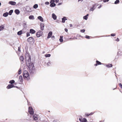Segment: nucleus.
<instances>
[{"label": "nucleus", "instance_id": "7c9ffc66", "mask_svg": "<svg viewBox=\"0 0 122 122\" xmlns=\"http://www.w3.org/2000/svg\"><path fill=\"white\" fill-rule=\"evenodd\" d=\"M45 56L46 57H49L51 56V55L50 54H46L45 55Z\"/></svg>", "mask_w": 122, "mask_h": 122}, {"label": "nucleus", "instance_id": "e433bc0d", "mask_svg": "<svg viewBox=\"0 0 122 122\" xmlns=\"http://www.w3.org/2000/svg\"><path fill=\"white\" fill-rule=\"evenodd\" d=\"M55 2L54 0H51L50 2V3H54Z\"/></svg>", "mask_w": 122, "mask_h": 122}, {"label": "nucleus", "instance_id": "680f3d73", "mask_svg": "<svg viewBox=\"0 0 122 122\" xmlns=\"http://www.w3.org/2000/svg\"><path fill=\"white\" fill-rule=\"evenodd\" d=\"M1 5V3L0 2V6Z\"/></svg>", "mask_w": 122, "mask_h": 122}, {"label": "nucleus", "instance_id": "b1692460", "mask_svg": "<svg viewBox=\"0 0 122 122\" xmlns=\"http://www.w3.org/2000/svg\"><path fill=\"white\" fill-rule=\"evenodd\" d=\"M112 66L111 64H109L106 65V66L108 68H109L112 67Z\"/></svg>", "mask_w": 122, "mask_h": 122}, {"label": "nucleus", "instance_id": "8fccbe9b", "mask_svg": "<svg viewBox=\"0 0 122 122\" xmlns=\"http://www.w3.org/2000/svg\"><path fill=\"white\" fill-rule=\"evenodd\" d=\"M102 6V5H100V6H99L98 7V8L99 9H100L101 7Z\"/></svg>", "mask_w": 122, "mask_h": 122}, {"label": "nucleus", "instance_id": "9d476101", "mask_svg": "<svg viewBox=\"0 0 122 122\" xmlns=\"http://www.w3.org/2000/svg\"><path fill=\"white\" fill-rule=\"evenodd\" d=\"M30 33L33 34L36 32V31L32 29H31L30 30Z\"/></svg>", "mask_w": 122, "mask_h": 122}, {"label": "nucleus", "instance_id": "a19ab883", "mask_svg": "<svg viewBox=\"0 0 122 122\" xmlns=\"http://www.w3.org/2000/svg\"><path fill=\"white\" fill-rule=\"evenodd\" d=\"M80 31L82 32H84L85 31V30L84 29L81 30Z\"/></svg>", "mask_w": 122, "mask_h": 122}, {"label": "nucleus", "instance_id": "72a5a7b5", "mask_svg": "<svg viewBox=\"0 0 122 122\" xmlns=\"http://www.w3.org/2000/svg\"><path fill=\"white\" fill-rule=\"evenodd\" d=\"M96 62L98 64V65H101L102 64L100 62L98 61H97Z\"/></svg>", "mask_w": 122, "mask_h": 122}, {"label": "nucleus", "instance_id": "a211bd4d", "mask_svg": "<svg viewBox=\"0 0 122 122\" xmlns=\"http://www.w3.org/2000/svg\"><path fill=\"white\" fill-rule=\"evenodd\" d=\"M15 12L17 15H18L20 13V11L18 9L15 10Z\"/></svg>", "mask_w": 122, "mask_h": 122}, {"label": "nucleus", "instance_id": "cd10ccee", "mask_svg": "<svg viewBox=\"0 0 122 122\" xmlns=\"http://www.w3.org/2000/svg\"><path fill=\"white\" fill-rule=\"evenodd\" d=\"M62 38L63 36H60V38L59 39V40L61 42H62L63 41V39Z\"/></svg>", "mask_w": 122, "mask_h": 122}, {"label": "nucleus", "instance_id": "4d7b16f0", "mask_svg": "<svg viewBox=\"0 0 122 122\" xmlns=\"http://www.w3.org/2000/svg\"><path fill=\"white\" fill-rule=\"evenodd\" d=\"M57 120H55L53 121V122H57Z\"/></svg>", "mask_w": 122, "mask_h": 122}, {"label": "nucleus", "instance_id": "f704fd0d", "mask_svg": "<svg viewBox=\"0 0 122 122\" xmlns=\"http://www.w3.org/2000/svg\"><path fill=\"white\" fill-rule=\"evenodd\" d=\"M83 18L85 20H86L88 18V17L86 16L85 15L83 17Z\"/></svg>", "mask_w": 122, "mask_h": 122}, {"label": "nucleus", "instance_id": "3c124183", "mask_svg": "<svg viewBox=\"0 0 122 122\" xmlns=\"http://www.w3.org/2000/svg\"><path fill=\"white\" fill-rule=\"evenodd\" d=\"M65 30L66 32H67L68 31V30L66 28H65Z\"/></svg>", "mask_w": 122, "mask_h": 122}, {"label": "nucleus", "instance_id": "f3484780", "mask_svg": "<svg viewBox=\"0 0 122 122\" xmlns=\"http://www.w3.org/2000/svg\"><path fill=\"white\" fill-rule=\"evenodd\" d=\"M5 26L3 25H1L0 26V31L2 30L4 28Z\"/></svg>", "mask_w": 122, "mask_h": 122}, {"label": "nucleus", "instance_id": "9b49d317", "mask_svg": "<svg viewBox=\"0 0 122 122\" xmlns=\"http://www.w3.org/2000/svg\"><path fill=\"white\" fill-rule=\"evenodd\" d=\"M52 18L54 20H56V19L57 16L54 13H53L52 14Z\"/></svg>", "mask_w": 122, "mask_h": 122}, {"label": "nucleus", "instance_id": "dca6fc26", "mask_svg": "<svg viewBox=\"0 0 122 122\" xmlns=\"http://www.w3.org/2000/svg\"><path fill=\"white\" fill-rule=\"evenodd\" d=\"M62 23H64L65 22V20H67V19L65 17H64L63 18H62Z\"/></svg>", "mask_w": 122, "mask_h": 122}, {"label": "nucleus", "instance_id": "412c9836", "mask_svg": "<svg viewBox=\"0 0 122 122\" xmlns=\"http://www.w3.org/2000/svg\"><path fill=\"white\" fill-rule=\"evenodd\" d=\"M56 4L54 3H51L50 5V6L51 7H54L56 6Z\"/></svg>", "mask_w": 122, "mask_h": 122}, {"label": "nucleus", "instance_id": "f257e3e1", "mask_svg": "<svg viewBox=\"0 0 122 122\" xmlns=\"http://www.w3.org/2000/svg\"><path fill=\"white\" fill-rule=\"evenodd\" d=\"M25 58L26 60L27 59L26 61L27 66L29 69V71L31 74L34 73L35 72V67L34 66L33 64L31 63V57L28 53H26Z\"/></svg>", "mask_w": 122, "mask_h": 122}, {"label": "nucleus", "instance_id": "4be33fe9", "mask_svg": "<svg viewBox=\"0 0 122 122\" xmlns=\"http://www.w3.org/2000/svg\"><path fill=\"white\" fill-rule=\"evenodd\" d=\"M23 26L25 28H26L27 27V25L26 24V23H25V21H23Z\"/></svg>", "mask_w": 122, "mask_h": 122}, {"label": "nucleus", "instance_id": "2eb2a0df", "mask_svg": "<svg viewBox=\"0 0 122 122\" xmlns=\"http://www.w3.org/2000/svg\"><path fill=\"white\" fill-rule=\"evenodd\" d=\"M33 117V118L34 120H37L38 119L37 116L36 115H34Z\"/></svg>", "mask_w": 122, "mask_h": 122}, {"label": "nucleus", "instance_id": "c03bdc74", "mask_svg": "<svg viewBox=\"0 0 122 122\" xmlns=\"http://www.w3.org/2000/svg\"><path fill=\"white\" fill-rule=\"evenodd\" d=\"M109 1V0H103V1L104 2H108Z\"/></svg>", "mask_w": 122, "mask_h": 122}, {"label": "nucleus", "instance_id": "bb28decb", "mask_svg": "<svg viewBox=\"0 0 122 122\" xmlns=\"http://www.w3.org/2000/svg\"><path fill=\"white\" fill-rule=\"evenodd\" d=\"M38 5L37 4H35L33 6V7L34 8L36 9L38 7Z\"/></svg>", "mask_w": 122, "mask_h": 122}, {"label": "nucleus", "instance_id": "4468645a", "mask_svg": "<svg viewBox=\"0 0 122 122\" xmlns=\"http://www.w3.org/2000/svg\"><path fill=\"white\" fill-rule=\"evenodd\" d=\"M19 80L21 82H22L23 81V79L22 77L21 76H20L19 78Z\"/></svg>", "mask_w": 122, "mask_h": 122}, {"label": "nucleus", "instance_id": "c85d7f7f", "mask_svg": "<svg viewBox=\"0 0 122 122\" xmlns=\"http://www.w3.org/2000/svg\"><path fill=\"white\" fill-rule=\"evenodd\" d=\"M13 12V10H10L9 12V15H11Z\"/></svg>", "mask_w": 122, "mask_h": 122}, {"label": "nucleus", "instance_id": "a878e982", "mask_svg": "<svg viewBox=\"0 0 122 122\" xmlns=\"http://www.w3.org/2000/svg\"><path fill=\"white\" fill-rule=\"evenodd\" d=\"M15 82V81L14 80H12L10 81L9 82V83L11 84H12L13 83H14Z\"/></svg>", "mask_w": 122, "mask_h": 122}, {"label": "nucleus", "instance_id": "2f4dec72", "mask_svg": "<svg viewBox=\"0 0 122 122\" xmlns=\"http://www.w3.org/2000/svg\"><path fill=\"white\" fill-rule=\"evenodd\" d=\"M21 72V68H20L18 71V74H20Z\"/></svg>", "mask_w": 122, "mask_h": 122}, {"label": "nucleus", "instance_id": "a18cd8bd", "mask_svg": "<svg viewBox=\"0 0 122 122\" xmlns=\"http://www.w3.org/2000/svg\"><path fill=\"white\" fill-rule=\"evenodd\" d=\"M115 35V34H111V36H114Z\"/></svg>", "mask_w": 122, "mask_h": 122}, {"label": "nucleus", "instance_id": "052dcab7", "mask_svg": "<svg viewBox=\"0 0 122 122\" xmlns=\"http://www.w3.org/2000/svg\"><path fill=\"white\" fill-rule=\"evenodd\" d=\"M89 15V14H87V15H86V16L87 17Z\"/></svg>", "mask_w": 122, "mask_h": 122}, {"label": "nucleus", "instance_id": "6e6552de", "mask_svg": "<svg viewBox=\"0 0 122 122\" xmlns=\"http://www.w3.org/2000/svg\"><path fill=\"white\" fill-rule=\"evenodd\" d=\"M9 4L12 5H15L16 4V2H15L12 1H10L9 2Z\"/></svg>", "mask_w": 122, "mask_h": 122}, {"label": "nucleus", "instance_id": "49530a36", "mask_svg": "<svg viewBox=\"0 0 122 122\" xmlns=\"http://www.w3.org/2000/svg\"><path fill=\"white\" fill-rule=\"evenodd\" d=\"M45 4L48 5L49 4V3L48 2H46L45 3Z\"/></svg>", "mask_w": 122, "mask_h": 122}, {"label": "nucleus", "instance_id": "423d86ee", "mask_svg": "<svg viewBox=\"0 0 122 122\" xmlns=\"http://www.w3.org/2000/svg\"><path fill=\"white\" fill-rule=\"evenodd\" d=\"M28 42H31L34 41V38L32 37H29L28 39Z\"/></svg>", "mask_w": 122, "mask_h": 122}, {"label": "nucleus", "instance_id": "393cba45", "mask_svg": "<svg viewBox=\"0 0 122 122\" xmlns=\"http://www.w3.org/2000/svg\"><path fill=\"white\" fill-rule=\"evenodd\" d=\"M11 84L9 85L7 87V88L8 89H10L12 88Z\"/></svg>", "mask_w": 122, "mask_h": 122}, {"label": "nucleus", "instance_id": "ea45409f", "mask_svg": "<svg viewBox=\"0 0 122 122\" xmlns=\"http://www.w3.org/2000/svg\"><path fill=\"white\" fill-rule=\"evenodd\" d=\"M119 86L122 89V85L121 83H120L119 84Z\"/></svg>", "mask_w": 122, "mask_h": 122}, {"label": "nucleus", "instance_id": "473e14b6", "mask_svg": "<svg viewBox=\"0 0 122 122\" xmlns=\"http://www.w3.org/2000/svg\"><path fill=\"white\" fill-rule=\"evenodd\" d=\"M119 2V0H116L114 2V4H118Z\"/></svg>", "mask_w": 122, "mask_h": 122}, {"label": "nucleus", "instance_id": "13d9d810", "mask_svg": "<svg viewBox=\"0 0 122 122\" xmlns=\"http://www.w3.org/2000/svg\"><path fill=\"white\" fill-rule=\"evenodd\" d=\"M97 65H98V64H97V63H96V64H95L94 65L95 66H97Z\"/></svg>", "mask_w": 122, "mask_h": 122}, {"label": "nucleus", "instance_id": "1a4fd4ad", "mask_svg": "<svg viewBox=\"0 0 122 122\" xmlns=\"http://www.w3.org/2000/svg\"><path fill=\"white\" fill-rule=\"evenodd\" d=\"M52 32H50L48 34V36L47 37V38H50L52 36Z\"/></svg>", "mask_w": 122, "mask_h": 122}, {"label": "nucleus", "instance_id": "aec40b11", "mask_svg": "<svg viewBox=\"0 0 122 122\" xmlns=\"http://www.w3.org/2000/svg\"><path fill=\"white\" fill-rule=\"evenodd\" d=\"M29 18L30 19L34 20L35 19L34 16L33 15H30L29 17Z\"/></svg>", "mask_w": 122, "mask_h": 122}, {"label": "nucleus", "instance_id": "e2e57ef3", "mask_svg": "<svg viewBox=\"0 0 122 122\" xmlns=\"http://www.w3.org/2000/svg\"><path fill=\"white\" fill-rule=\"evenodd\" d=\"M78 0V1H79L80 0Z\"/></svg>", "mask_w": 122, "mask_h": 122}, {"label": "nucleus", "instance_id": "09e8293b", "mask_svg": "<svg viewBox=\"0 0 122 122\" xmlns=\"http://www.w3.org/2000/svg\"><path fill=\"white\" fill-rule=\"evenodd\" d=\"M85 115L86 116H89V114L87 113H86L85 114Z\"/></svg>", "mask_w": 122, "mask_h": 122}, {"label": "nucleus", "instance_id": "37998d69", "mask_svg": "<svg viewBox=\"0 0 122 122\" xmlns=\"http://www.w3.org/2000/svg\"><path fill=\"white\" fill-rule=\"evenodd\" d=\"M51 64V63L50 62H48L47 64L48 66H50Z\"/></svg>", "mask_w": 122, "mask_h": 122}, {"label": "nucleus", "instance_id": "58836bf2", "mask_svg": "<svg viewBox=\"0 0 122 122\" xmlns=\"http://www.w3.org/2000/svg\"><path fill=\"white\" fill-rule=\"evenodd\" d=\"M20 46H19L18 47V51L19 52H20L21 51L20 50Z\"/></svg>", "mask_w": 122, "mask_h": 122}, {"label": "nucleus", "instance_id": "39448f33", "mask_svg": "<svg viewBox=\"0 0 122 122\" xmlns=\"http://www.w3.org/2000/svg\"><path fill=\"white\" fill-rule=\"evenodd\" d=\"M28 112L31 115H33L34 114L33 110L32 107H29Z\"/></svg>", "mask_w": 122, "mask_h": 122}, {"label": "nucleus", "instance_id": "603ef678", "mask_svg": "<svg viewBox=\"0 0 122 122\" xmlns=\"http://www.w3.org/2000/svg\"><path fill=\"white\" fill-rule=\"evenodd\" d=\"M116 41H119V39L118 38H117V39Z\"/></svg>", "mask_w": 122, "mask_h": 122}, {"label": "nucleus", "instance_id": "de8ad7c7", "mask_svg": "<svg viewBox=\"0 0 122 122\" xmlns=\"http://www.w3.org/2000/svg\"><path fill=\"white\" fill-rule=\"evenodd\" d=\"M51 38L53 40H54L55 39V37L54 36H52Z\"/></svg>", "mask_w": 122, "mask_h": 122}, {"label": "nucleus", "instance_id": "f03ea898", "mask_svg": "<svg viewBox=\"0 0 122 122\" xmlns=\"http://www.w3.org/2000/svg\"><path fill=\"white\" fill-rule=\"evenodd\" d=\"M23 76L24 78L27 80L30 79L28 71H24Z\"/></svg>", "mask_w": 122, "mask_h": 122}, {"label": "nucleus", "instance_id": "c756f323", "mask_svg": "<svg viewBox=\"0 0 122 122\" xmlns=\"http://www.w3.org/2000/svg\"><path fill=\"white\" fill-rule=\"evenodd\" d=\"M20 61H23L24 60V58L23 56H21L20 58Z\"/></svg>", "mask_w": 122, "mask_h": 122}, {"label": "nucleus", "instance_id": "bf43d9fd", "mask_svg": "<svg viewBox=\"0 0 122 122\" xmlns=\"http://www.w3.org/2000/svg\"><path fill=\"white\" fill-rule=\"evenodd\" d=\"M70 27H71L72 26V25L71 24H70Z\"/></svg>", "mask_w": 122, "mask_h": 122}, {"label": "nucleus", "instance_id": "864d4df0", "mask_svg": "<svg viewBox=\"0 0 122 122\" xmlns=\"http://www.w3.org/2000/svg\"><path fill=\"white\" fill-rule=\"evenodd\" d=\"M59 0H56L55 2L56 3H57L59 2Z\"/></svg>", "mask_w": 122, "mask_h": 122}, {"label": "nucleus", "instance_id": "ddd939ff", "mask_svg": "<svg viewBox=\"0 0 122 122\" xmlns=\"http://www.w3.org/2000/svg\"><path fill=\"white\" fill-rule=\"evenodd\" d=\"M38 19L40 20L41 21L43 22V18L41 16H39L38 17Z\"/></svg>", "mask_w": 122, "mask_h": 122}, {"label": "nucleus", "instance_id": "20e7f679", "mask_svg": "<svg viewBox=\"0 0 122 122\" xmlns=\"http://www.w3.org/2000/svg\"><path fill=\"white\" fill-rule=\"evenodd\" d=\"M42 34L43 32L41 30H39L37 33L36 35L37 37H39L42 36Z\"/></svg>", "mask_w": 122, "mask_h": 122}, {"label": "nucleus", "instance_id": "7ed1b4c3", "mask_svg": "<svg viewBox=\"0 0 122 122\" xmlns=\"http://www.w3.org/2000/svg\"><path fill=\"white\" fill-rule=\"evenodd\" d=\"M79 120L81 122H86L87 121L86 118H83L81 116L80 117Z\"/></svg>", "mask_w": 122, "mask_h": 122}, {"label": "nucleus", "instance_id": "79ce46f5", "mask_svg": "<svg viewBox=\"0 0 122 122\" xmlns=\"http://www.w3.org/2000/svg\"><path fill=\"white\" fill-rule=\"evenodd\" d=\"M30 33H27V34H26V36L27 37H28V36H30Z\"/></svg>", "mask_w": 122, "mask_h": 122}, {"label": "nucleus", "instance_id": "c9c22d12", "mask_svg": "<svg viewBox=\"0 0 122 122\" xmlns=\"http://www.w3.org/2000/svg\"><path fill=\"white\" fill-rule=\"evenodd\" d=\"M85 37L86 38V39H89L90 38V37L89 36H86Z\"/></svg>", "mask_w": 122, "mask_h": 122}, {"label": "nucleus", "instance_id": "6ab92c4d", "mask_svg": "<svg viewBox=\"0 0 122 122\" xmlns=\"http://www.w3.org/2000/svg\"><path fill=\"white\" fill-rule=\"evenodd\" d=\"M8 13L7 12H6L3 14V16L5 17H6L8 16Z\"/></svg>", "mask_w": 122, "mask_h": 122}, {"label": "nucleus", "instance_id": "6e6d98bb", "mask_svg": "<svg viewBox=\"0 0 122 122\" xmlns=\"http://www.w3.org/2000/svg\"><path fill=\"white\" fill-rule=\"evenodd\" d=\"M93 114V113H92V112H91V113H90V114H89V115H92Z\"/></svg>", "mask_w": 122, "mask_h": 122}, {"label": "nucleus", "instance_id": "5701e85b", "mask_svg": "<svg viewBox=\"0 0 122 122\" xmlns=\"http://www.w3.org/2000/svg\"><path fill=\"white\" fill-rule=\"evenodd\" d=\"M22 33V30L18 32L17 33V35H21Z\"/></svg>", "mask_w": 122, "mask_h": 122}, {"label": "nucleus", "instance_id": "f8f14e48", "mask_svg": "<svg viewBox=\"0 0 122 122\" xmlns=\"http://www.w3.org/2000/svg\"><path fill=\"white\" fill-rule=\"evenodd\" d=\"M96 4L93 5V7L91 8L90 10L91 11H93L95 9L96 7H95V6L96 5Z\"/></svg>", "mask_w": 122, "mask_h": 122}, {"label": "nucleus", "instance_id": "5fc2aeb1", "mask_svg": "<svg viewBox=\"0 0 122 122\" xmlns=\"http://www.w3.org/2000/svg\"><path fill=\"white\" fill-rule=\"evenodd\" d=\"M62 4V3H59L58 4V5H61Z\"/></svg>", "mask_w": 122, "mask_h": 122}, {"label": "nucleus", "instance_id": "4c0bfd02", "mask_svg": "<svg viewBox=\"0 0 122 122\" xmlns=\"http://www.w3.org/2000/svg\"><path fill=\"white\" fill-rule=\"evenodd\" d=\"M11 85V86H12V88L13 87H16L17 88H18V87L17 86H15L13 84H12Z\"/></svg>", "mask_w": 122, "mask_h": 122}, {"label": "nucleus", "instance_id": "0eeeda50", "mask_svg": "<svg viewBox=\"0 0 122 122\" xmlns=\"http://www.w3.org/2000/svg\"><path fill=\"white\" fill-rule=\"evenodd\" d=\"M44 25L43 23H41V29L43 30L44 29Z\"/></svg>", "mask_w": 122, "mask_h": 122}]
</instances>
